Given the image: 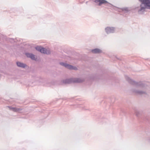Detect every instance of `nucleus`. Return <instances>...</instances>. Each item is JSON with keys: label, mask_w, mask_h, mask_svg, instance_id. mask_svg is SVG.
I'll return each mask as SVG.
<instances>
[{"label": "nucleus", "mask_w": 150, "mask_h": 150, "mask_svg": "<svg viewBox=\"0 0 150 150\" xmlns=\"http://www.w3.org/2000/svg\"><path fill=\"white\" fill-rule=\"evenodd\" d=\"M84 81L83 79L79 78H72L64 80L62 82L64 84H70L73 83H82Z\"/></svg>", "instance_id": "obj_1"}, {"label": "nucleus", "mask_w": 150, "mask_h": 150, "mask_svg": "<svg viewBox=\"0 0 150 150\" xmlns=\"http://www.w3.org/2000/svg\"><path fill=\"white\" fill-rule=\"evenodd\" d=\"M10 108V109L12 110L14 112H19L20 111L22 110V109L21 108H11L10 107H8Z\"/></svg>", "instance_id": "obj_7"}, {"label": "nucleus", "mask_w": 150, "mask_h": 150, "mask_svg": "<svg viewBox=\"0 0 150 150\" xmlns=\"http://www.w3.org/2000/svg\"><path fill=\"white\" fill-rule=\"evenodd\" d=\"M31 53H25V55L28 58H30L31 55Z\"/></svg>", "instance_id": "obj_11"}, {"label": "nucleus", "mask_w": 150, "mask_h": 150, "mask_svg": "<svg viewBox=\"0 0 150 150\" xmlns=\"http://www.w3.org/2000/svg\"><path fill=\"white\" fill-rule=\"evenodd\" d=\"M94 1L99 5L102 4L106 3L107 1L104 0H95Z\"/></svg>", "instance_id": "obj_6"}, {"label": "nucleus", "mask_w": 150, "mask_h": 150, "mask_svg": "<svg viewBox=\"0 0 150 150\" xmlns=\"http://www.w3.org/2000/svg\"><path fill=\"white\" fill-rule=\"evenodd\" d=\"M32 60H35V55L33 54H31L30 57Z\"/></svg>", "instance_id": "obj_9"}, {"label": "nucleus", "mask_w": 150, "mask_h": 150, "mask_svg": "<svg viewBox=\"0 0 150 150\" xmlns=\"http://www.w3.org/2000/svg\"><path fill=\"white\" fill-rule=\"evenodd\" d=\"M16 64L18 67L22 68H25L27 66L26 64L20 62H17Z\"/></svg>", "instance_id": "obj_5"}, {"label": "nucleus", "mask_w": 150, "mask_h": 150, "mask_svg": "<svg viewBox=\"0 0 150 150\" xmlns=\"http://www.w3.org/2000/svg\"><path fill=\"white\" fill-rule=\"evenodd\" d=\"M10 41L11 42H15L14 39L13 38H10Z\"/></svg>", "instance_id": "obj_12"}, {"label": "nucleus", "mask_w": 150, "mask_h": 150, "mask_svg": "<svg viewBox=\"0 0 150 150\" xmlns=\"http://www.w3.org/2000/svg\"><path fill=\"white\" fill-rule=\"evenodd\" d=\"M144 5L145 8L150 9V0H139Z\"/></svg>", "instance_id": "obj_4"}, {"label": "nucleus", "mask_w": 150, "mask_h": 150, "mask_svg": "<svg viewBox=\"0 0 150 150\" xmlns=\"http://www.w3.org/2000/svg\"><path fill=\"white\" fill-rule=\"evenodd\" d=\"M141 9L140 11H141L143 9L145 8H143L142 7V4L141 5Z\"/></svg>", "instance_id": "obj_13"}, {"label": "nucleus", "mask_w": 150, "mask_h": 150, "mask_svg": "<svg viewBox=\"0 0 150 150\" xmlns=\"http://www.w3.org/2000/svg\"><path fill=\"white\" fill-rule=\"evenodd\" d=\"M59 64L70 70H77V68L76 67H74L71 65L63 62H60Z\"/></svg>", "instance_id": "obj_3"}, {"label": "nucleus", "mask_w": 150, "mask_h": 150, "mask_svg": "<svg viewBox=\"0 0 150 150\" xmlns=\"http://www.w3.org/2000/svg\"><path fill=\"white\" fill-rule=\"evenodd\" d=\"M36 50L44 54H49L50 53V51L46 49L39 46H37L35 47Z\"/></svg>", "instance_id": "obj_2"}, {"label": "nucleus", "mask_w": 150, "mask_h": 150, "mask_svg": "<svg viewBox=\"0 0 150 150\" xmlns=\"http://www.w3.org/2000/svg\"><path fill=\"white\" fill-rule=\"evenodd\" d=\"M111 30V28L110 27H107L106 29L105 30L107 33H109L110 32V30Z\"/></svg>", "instance_id": "obj_10"}, {"label": "nucleus", "mask_w": 150, "mask_h": 150, "mask_svg": "<svg viewBox=\"0 0 150 150\" xmlns=\"http://www.w3.org/2000/svg\"><path fill=\"white\" fill-rule=\"evenodd\" d=\"M91 52L92 53H94V49H93L91 50Z\"/></svg>", "instance_id": "obj_14"}, {"label": "nucleus", "mask_w": 150, "mask_h": 150, "mask_svg": "<svg viewBox=\"0 0 150 150\" xmlns=\"http://www.w3.org/2000/svg\"><path fill=\"white\" fill-rule=\"evenodd\" d=\"M101 52V51L98 49H94V53H99Z\"/></svg>", "instance_id": "obj_8"}]
</instances>
